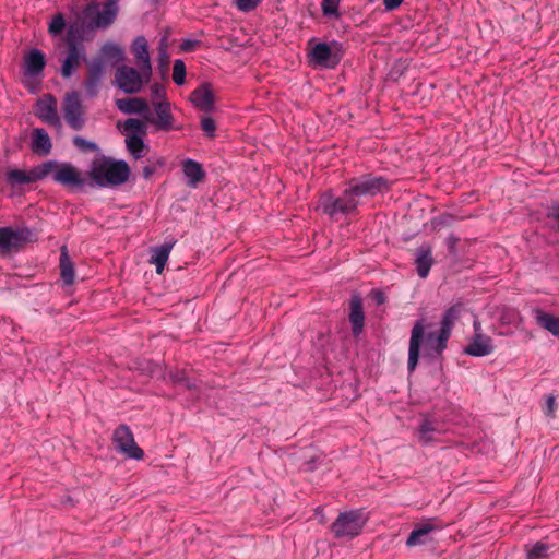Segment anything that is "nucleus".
<instances>
[{
  "label": "nucleus",
  "instance_id": "obj_1",
  "mask_svg": "<svg viewBox=\"0 0 559 559\" xmlns=\"http://www.w3.org/2000/svg\"><path fill=\"white\" fill-rule=\"evenodd\" d=\"M386 188V180L382 177L366 176L352 179L342 195L322 194L319 206L324 214L331 217L338 214L347 215L353 213L365 198L373 197Z\"/></svg>",
  "mask_w": 559,
  "mask_h": 559
},
{
  "label": "nucleus",
  "instance_id": "obj_2",
  "mask_svg": "<svg viewBox=\"0 0 559 559\" xmlns=\"http://www.w3.org/2000/svg\"><path fill=\"white\" fill-rule=\"evenodd\" d=\"M430 328L425 320H417L412 329L409 347H408V361L407 369L413 372L419 360L420 348L424 347L426 356L431 358L439 357L447 348L449 336H443L442 332L429 331L426 334V330Z\"/></svg>",
  "mask_w": 559,
  "mask_h": 559
},
{
  "label": "nucleus",
  "instance_id": "obj_3",
  "mask_svg": "<svg viewBox=\"0 0 559 559\" xmlns=\"http://www.w3.org/2000/svg\"><path fill=\"white\" fill-rule=\"evenodd\" d=\"M130 176V168L124 160L103 159L94 163L91 177L99 187H114L124 183Z\"/></svg>",
  "mask_w": 559,
  "mask_h": 559
},
{
  "label": "nucleus",
  "instance_id": "obj_4",
  "mask_svg": "<svg viewBox=\"0 0 559 559\" xmlns=\"http://www.w3.org/2000/svg\"><path fill=\"white\" fill-rule=\"evenodd\" d=\"M118 4L107 0L102 7L92 2L84 9L83 15L90 28H107L117 17Z\"/></svg>",
  "mask_w": 559,
  "mask_h": 559
},
{
  "label": "nucleus",
  "instance_id": "obj_5",
  "mask_svg": "<svg viewBox=\"0 0 559 559\" xmlns=\"http://www.w3.org/2000/svg\"><path fill=\"white\" fill-rule=\"evenodd\" d=\"M367 515L362 510H350L341 513L332 524V532L336 537L353 538L360 534L367 523Z\"/></svg>",
  "mask_w": 559,
  "mask_h": 559
},
{
  "label": "nucleus",
  "instance_id": "obj_6",
  "mask_svg": "<svg viewBox=\"0 0 559 559\" xmlns=\"http://www.w3.org/2000/svg\"><path fill=\"white\" fill-rule=\"evenodd\" d=\"M338 44L317 43L310 49L308 57L310 63L326 69H334L341 61Z\"/></svg>",
  "mask_w": 559,
  "mask_h": 559
},
{
  "label": "nucleus",
  "instance_id": "obj_7",
  "mask_svg": "<svg viewBox=\"0 0 559 559\" xmlns=\"http://www.w3.org/2000/svg\"><path fill=\"white\" fill-rule=\"evenodd\" d=\"M151 78H146L142 70L132 67L120 66L116 70V84L124 93L134 94L141 91L142 86Z\"/></svg>",
  "mask_w": 559,
  "mask_h": 559
},
{
  "label": "nucleus",
  "instance_id": "obj_8",
  "mask_svg": "<svg viewBox=\"0 0 559 559\" xmlns=\"http://www.w3.org/2000/svg\"><path fill=\"white\" fill-rule=\"evenodd\" d=\"M62 114L68 126L81 130L85 124L84 111L78 92L67 93L62 103Z\"/></svg>",
  "mask_w": 559,
  "mask_h": 559
},
{
  "label": "nucleus",
  "instance_id": "obj_9",
  "mask_svg": "<svg viewBox=\"0 0 559 559\" xmlns=\"http://www.w3.org/2000/svg\"><path fill=\"white\" fill-rule=\"evenodd\" d=\"M114 443L119 452L130 459L141 460L144 455L143 450L136 445L131 429L126 425L114 431Z\"/></svg>",
  "mask_w": 559,
  "mask_h": 559
},
{
  "label": "nucleus",
  "instance_id": "obj_10",
  "mask_svg": "<svg viewBox=\"0 0 559 559\" xmlns=\"http://www.w3.org/2000/svg\"><path fill=\"white\" fill-rule=\"evenodd\" d=\"M32 231L28 228L0 227V250L8 252L17 249L31 240Z\"/></svg>",
  "mask_w": 559,
  "mask_h": 559
},
{
  "label": "nucleus",
  "instance_id": "obj_11",
  "mask_svg": "<svg viewBox=\"0 0 559 559\" xmlns=\"http://www.w3.org/2000/svg\"><path fill=\"white\" fill-rule=\"evenodd\" d=\"M82 60H85V47L82 43L68 40V53L62 61L61 75L70 78L80 67Z\"/></svg>",
  "mask_w": 559,
  "mask_h": 559
},
{
  "label": "nucleus",
  "instance_id": "obj_12",
  "mask_svg": "<svg viewBox=\"0 0 559 559\" xmlns=\"http://www.w3.org/2000/svg\"><path fill=\"white\" fill-rule=\"evenodd\" d=\"M35 115L45 123L61 128V120L58 116L57 100L51 95H45L35 106Z\"/></svg>",
  "mask_w": 559,
  "mask_h": 559
},
{
  "label": "nucleus",
  "instance_id": "obj_13",
  "mask_svg": "<svg viewBox=\"0 0 559 559\" xmlns=\"http://www.w3.org/2000/svg\"><path fill=\"white\" fill-rule=\"evenodd\" d=\"M53 180L67 188H81L85 180L82 174L71 164H61L53 174Z\"/></svg>",
  "mask_w": 559,
  "mask_h": 559
},
{
  "label": "nucleus",
  "instance_id": "obj_14",
  "mask_svg": "<svg viewBox=\"0 0 559 559\" xmlns=\"http://www.w3.org/2000/svg\"><path fill=\"white\" fill-rule=\"evenodd\" d=\"M105 73L104 61L95 58L88 63L87 78L84 82L86 94L94 97L98 94V88Z\"/></svg>",
  "mask_w": 559,
  "mask_h": 559
},
{
  "label": "nucleus",
  "instance_id": "obj_15",
  "mask_svg": "<svg viewBox=\"0 0 559 559\" xmlns=\"http://www.w3.org/2000/svg\"><path fill=\"white\" fill-rule=\"evenodd\" d=\"M131 51L135 58L136 64L143 71L146 78L152 76V64L148 53L147 40L144 36H138L131 46Z\"/></svg>",
  "mask_w": 559,
  "mask_h": 559
},
{
  "label": "nucleus",
  "instance_id": "obj_16",
  "mask_svg": "<svg viewBox=\"0 0 559 559\" xmlns=\"http://www.w3.org/2000/svg\"><path fill=\"white\" fill-rule=\"evenodd\" d=\"M493 350V341L486 334L473 335L464 348V353L473 357H485L492 354Z\"/></svg>",
  "mask_w": 559,
  "mask_h": 559
},
{
  "label": "nucleus",
  "instance_id": "obj_17",
  "mask_svg": "<svg viewBox=\"0 0 559 559\" xmlns=\"http://www.w3.org/2000/svg\"><path fill=\"white\" fill-rule=\"evenodd\" d=\"M432 263V247L429 243L419 246L415 253V264L419 277L426 278L428 276Z\"/></svg>",
  "mask_w": 559,
  "mask_h": 559
},
{
  "label": "nucleus",
  "instance_id": "obj_18",
  "mask_svg": "<svg viewBox=\"0 0 559 559\" xmlns=\"http://www.w3.org/2000/svg\"><path fill=\"white\" fill-rule=\"evenodd\" d=\"M156 119L154 124L158 130L168 131L173 128V115L170 112V103L168 100L154 102Z\"/></svg>",
  "mask_w": 559,
  "mask_h": 559
},
{
  "label": "nucleus",
  "instance_id": "obj_19",
  "mask_svg": "<svg viewBox=\"0 0 559 559\" xmlns=\"http://www.w3.org/2000/svg\"><path fill=\"white\" fill-rule=\"evenodd\" d=\"M116 105L124 114L142 115L145 118L151 114L147 103L142 98L117 99Z\"/></svg>",
  "mask_w": 559,
  "mask_h": 559
},
{
  "label": "nucleus",
  "instance_id": "obj_20",
  "mask_svg": "<svg viewBox=\"0 0 559 559\" xmlns=\"http://www.w3.org/2000/svg\"><path fill=\"white\" fill-rule=\"evenodd\" d=\"M190 100L195 107L207 112L213 109L214 95L209 85H202L192 92Z\"/></svg>",
  "mask_w": 559,
  "mask_h": 559
},
{
  "label": "nucleus",
  "instance_id": "obj_21",
  "mask_svg": "<svg viewBox=\"0 0 559 559\" xmlns=\"http://www.w3.org/2000/svg\"><path fill=\"white\" fill-rule=\"evenodd\" d=\"M436 530H438V527L433 525L431 522L418 524L407 537L406 545L408 547H414L417 545L426 544L429 540L430 533Z\"/></svg>",
  "mask_w": 559,
  "mask_h": 559
},
{
  "label": "nucleus",
  "instance_id": "obj_22",
  "mask_svg": "<svg viewBox=\"0 0 559 559\" xmlns=\"http://www.w3.org/2000/svg\"><path fill=\"white\" fill-rule=\"evenodd\" d=\"M32 150L39 155L50 153L52 144L48 133L41 128H35L32 132Z\"/></svg>",
  "mask_w": 559,
  "mask_h": 559
},
{
  "label": "nucleus",
  "instance_id": "obj_23",
  "mask_svg": "<svg viewBox=\"0 0 559 559\" xmlns=\"http://www.w3.org/2000/svg\"><path fill=\"white\" fill-rule=\"evenodd\" d=\"M182 171L188 180V185L192 188H195L205 176L202 165L190 158L182 163Z\"/></svg>",
  "mask_w": 559,
  "mask_h": 559
},
{
  "label": "nucleus",
  "instance_id": "obj_24",
  "mask_svg": "<svg viewBox=\"0 0 559 559\" xmlns=\"http://www.w3.org/2000/svg\"><path fill=\"white\" fill-rule=\"evenodd\" d=\"M349 321L353 326V333L358 335L361 333L365 323V314L362 309V301L359 297H353L350 300Z\"/></svg>",
  "mask_w": 559,
  "mask_h": 559
},
{
  "label": "nucleus",
  "instance_id": "obj_25",
  "mask_svg": "<svg viewBox=\"0 0 559 559\" xmlns=\"http://www.w3.org/2000/svg\"><path fill=\"white\" fill-rule=\"evenodd\" d=\"M45 64L44 53L38 49H33L25 58V74L29 76L38 75L43 72Z\"/></svg>",
  "mask_w": 559,
  "mask_h": 559
},
{
  "label": "nucleus",
  "instance_id": "obj_26",
  "mask_svg": "<svg viewBox=\"0 0 559 559\" xmlns=\"http://www.w3.org/2000/svg\"><path fill=\"white\" fill-rule=\"evenodd\" d=\"M534 318L539 326L559 338V318L540 309L534 311Z\"/></svg>",
  "mask_w": 559,
  "mask_h": 559
},
{
  "label": "nucleus",
  "instance_id": "obj_27",
  "mask_svg": "<svg viewBox=\"0 0 559 559\" xmlns=\"http://www.w3.org/2000/svg\"><path fill=\"white\" fill-rule=\"evenodd\" d=\"M461 305H454L447 309L441 319L439 329V331L442 332L443 336H451L452 329L461 316Z\"/></svg>",
  "mask_w": 559,
  "mask_h": 559
},
{
  "label": "nucleus",
  "instance_id": "obj_28",
  "mask_svg": "<svg viewBox=\"0 0 559 559\" xmlns=\"http://www.w3.org/2000/svg\"><path fill=\"white\" fill-rule=\"evenodd\" d=\"M126 145L130 155L135 159L143 157L148 151V146L144 143L143 136L128 135L126 138Z\"/></svg>",
  "mask_w": 559,
  "mask_h": 559
},
{
  "label": "nucleus",
  "instance_id": "obj_29",
  "mask_svg": "<svg viewBox=\"0 0 559 559\" xmlns=\"http://www.w3.org/2000/svg\"><path fill=\"white\" fill-rule=\"evenodd\" d=\"M173 245H162L153 249L151 262L155 264L156 272L160 274L166 265Z\"/></svg>",
  "mask_w": 559,
  "mask_h": 559
},
{
  "label": "nucleus",
  "instance_id": "obj_30",
  "mask_svg": "<svg viewBox=\"0 0 559 559\" xmlns=\"http://www.w3.org/2000/svg\"><path fill=\"white\" fill-rule=\"evenodd\" d=\"M100 55L102 57L99 58L103 61L106 59L114 62H120L124 59L123 49L114 43H106L100 49Z\"/></svg>",
  "mask_w": 559,
  "mask_h": 559
},
{
  "label": "nucleus",
  "instance_id": "obj_31",
  "mask_svg": "<svg viewBox=\"0 0 559 559\" xmlns=\"http://www.w3.org/2000/svg\"><path fill=\"white\" fill-rule=\"evenodd\" d=\"M60 270H61V278L66 285L73 284L74 281V270L73 265L69 260L66 248H62L61 257H60Z\"/></svg>",
  "mask_w": 559,
  "mask_h": 559
},
{
  "label": "nucleus",
  "instance_id": "obj_32",
  "mask_svg": "<svg viewBox=\"0 0 559 559\" xmlns=\"http://www.w3.org/2000/svg\"><path fill=\"white\" fill-rule=\"evenodd\" d=\"M126 138L128 135L144 136L146 134V126L139 119L129 118L122 124Z\"/></svg>",
  "mask_w": 559,
  "mask_h": 559
},
{
  "label": "nucleus",
  "instance_id": "obj_33",
  "mask_svg": "<svg viewBox=\"0 0 559 559\" xmlns=\"http://www.w3.org/2000/svg\"><path fill=\"white\" fill-rule=\"evenodd\" d=\"M340 2L341 0H322L321 1V10L324 16L330 19H338L340 17Z\"/></svg>",
  "mask_w": 559,
  "mask_h": 559
},
{
  "label": "nucleus",
  "instance_id": "obj_34",
  "mask_svg": "<svg viewBox=\"0 0 559 559\" xmlns=\"http://www.w3.org/2000/svg\"><path fill=\"white\" fill-rule=\"evenodd\" d=\"M55 167H56V163L52 160L45 162L41 165H38L37 167H35L34 169L31 170L33 180L37 181V180L45 178L46 176H48L51 173V170Z\"/></svg>",
  "mask_w": 559,
  "mask_h": 559
},
{
  "label": "nucleus",
  "instance_id": "obj_35",
  "mask_svg": "<svg viewBox=\"0 0 559 559\" xmlns=\"http://www.w3.org/2000/svg\"><path fill=\"white\" fill-rule=\"evenodd\" d=\"M32 173H26L20 169H12L8 173V179L14 183L23 185L34 182Z\"/></svg>",
  "mask_w": 559,
  "mask_h": 559
},
{
  "label": "nucleus",
  "instance_id": "obj_36",
  "mask_svg": "<svg viewBox=\"0 0 559 559\" xmlns=\"http://www.w3.org/2000/svg\"><path fill=\"white\" fill-rule=\"evenodd\" d=\"M173 80L177 85H182L186 80V66L181 59H176L173 67Z\"/></svg>",
  "mask_w": 559,
  "mask_h": 559
},
{
  "label": "nucleus",
  "instance_id": "obj_37",
  "mask_svg": "<svg viewBox=\"0 0 559 559\" xmlns=\"http://www.w3.org/2000/svg\"><path fill=\"white\" fill-rule=\"evenodd\" d=\"M64 26H66L64 17L61 13H58L51 19V21L49 23L48 31L51 35L56 36V35H59L62 33V31L64 29Z\"/></svg>",
  "mask_w": 559,
  "mask_h": 559
},
{
  "label": "nucleus",
  "instance_id": "obj_38",
  "mask_svg": "<svg viewBox=\"0 0 559 559\" xmlns=\"http://www.w3.org/2000/svg\"><path fill=\"white\" fill-rule=\"evenodd\" d=\"M548 546L543 543H537L528 551L527 559H547Z\"/></svg>",
  "mask_w": 559,
  "mask_h": 559
},
{
  "label": "nucleus",
  "instance_id": "obj_39",
  "mask_svg": "<svg viewBox=\"0 0 559 559\" xmlns=\"http://www.w3.org/2000/svg\"><path fill=\"white\" fill-rule=\"evenodd\" d=\"M73 143L79 150L83 152H93L97 150V145L94 142L87 141L79 135L73 138Z\"/></svg>",
  "mask_w": 559,
  "mask_h": 559
},
{
  "label": "nucleus",
  "instance_id": "obj_40",
  "mask_svg": "<svg viewBox=\"0 0 559 559\" xmlns=\"http://www.w3.org/2000/svg\"><path fill=\"white\" fill-rule=\"evenodd\" d=\"M201 128L206 136L214 138L216 124H215V121L211 117H209V116L202 117Z\"/></svg>",
  "mask_w": 559,
  "mask_h": 559
},
{
  "label": "nucleus",
  "instance_id": "obj_41",
  "mask_svg": "<svg viewBox=\"0 0 559 559\" xmlns=\"http://www.w3.org/2000/svg\"><path fill=\"white\" fill-rule=\"evenodd\" d=\"M262 0H236L235 4L237 9L241 12H250L253 11Z\"/></svg>",
  "mask_w": 559,
  "mask_h": 559
},
{
  "label": "nucleus",
  "instance_id": "obj_42",
  "mask_svg": "<svg viewBox=\"0 0 559 559\" xmlns=\"http://www.w3.org/2000/svg\"><path fill=\"white\" fill-rule=\"evenodd\" d=\"M169 377H170V379L175 383H181L185 386H187L188 389L194 388V385L188 379L186 371H183V370L182 371L170 372Z\"/></svg>",
  "mask_w": 559,
  "mask_h": 559
},
{
  "label": "nucleus",
  "instance_id": "obj_43",
  "mask_svg": "<svg viewBox=\"0 0 559 559\" xmlns=\"http://www.w3.org/2000/svg\"><path fill=\"white\" fill-rule=\"evenodd\" d=\"M152 96L155 99V102L166 100L165 99V88L160 84H153L151 87Z\"/></svg>",
  "mask_w": 559,
  "mask_h": 559
},
{
  "label": "nucleus",
  "instance_id": "obj_44",
  "mask_svg": "<svg viewBox=\"0 0 559 559\" xmlns=\"http://www.w3.org/2000/svg\"><path fill=\"white\" fill-rule=\"evenodd\" d=\"M547 217L556 223V228L559 230V205H555L549 209Z\"/></svg>",
  "mask_w": 559,
  "mask_h": 559
},
{
  "label": "nucleus",
  "instance_id": "obj_45",
  "mask_svg": "<svg viewBox=\"0 0 559 559\" xmlns=\"http://www.w3.org/2000/svg\"><path fill=\"white\" fill-rule=\"evenodd\" d=\"M198 44H199L198 40L186 39L181 43L180 49L182 51L189 52V51H192Z\"/></svg>",
  "mask_w": 559,
  "mask_h": 559
},
{
  "label": "nucleus",
  "instance_id": "obj_46",
  "mask_svg": "<svg viewBox=\"0 0 559 559\" xmlns=\"http://www.w3.org/2000/svg\"><path fill=\"white\" fill-rule=\"evenodd\" d=\"M555 408H556V400L554 396H548L547 401H546V408H545V414L550 416L554 414L555 412Z\"/></svg>",
  "mask_w": 559,
  "mask_h": 559
},
{
  "label": "nucleus",
  "instance_id": "obj_47",
  "mask_svg": "<svg viewBox=\"0 0 559 559\" xmlns=\"http://www.w3.org/2000/svg\"><path fill=\"white\" fill-rule=\"evenodd\" d=\"M403 0H383L386 11H393L402 4Z\"/></svg>",
  "mask_w": 559,
  "mask_h": 559
},
{
  "label": "nucleus",
  "instance_id": "obj_48",
  "mask_svg": "<svg viewBox=\"0 0 559 559\" xmlns=\"http://www.w3.org/2000/svg\"><path fill=\"white\" fill-rule=\"evenodd\" d=\"M167 51H166V38L164 37L162 40H160V46H159V60L162 62H166L167 61Z\"/></svg>",
  "mask_w": 559,
  "mask_h": 559
},
{
  "label": "nucleus",
  "instance_id": "obj_49",
  "mask_svg": "<svg viewBox=\"0 0 559 559\" xmlns=\"http://www.w3.org/2000/svg\"><path fill=\"white\" fill-rule=\"evenodd\" d=\"M431 430H432V428L430 427V424H429V423H427V421H425V423L420 426V430H419V432H420V437H421L423 439H427V440H428L427 433H428L429 431H431Z\"/></svg>",
  "mask_w": 559,
  "mask_h": 559
},
{
  "label": "nucleus",
  "instance_id": "obj_50",
  "mask_svg": "<svg viewBox=\"0 0 559 559\" xmlns=\"http://www.w3.org/2000/svg\"><path fill=\"white\" fill-rule=\"evenodd\" d=\"M473 328H474V335L484 334L483 331H481V324H480V322L478 320L474 321Z\"/></svg>",
  "mask_w": 559,
  "mask_h": 559
},
{
  "label": "nucleus",
  "instance_id": "obj_51",
  "mask_svg": "<svg viewBox=\"0 0 559 559\" xmlns=\"http://www.w3.org/2000/svg\"><path fill=\"white\" fill-rule=\"evenodd\" d=\"M456 241H457V239L453 236H450L447 238V242L450 248H454V246L456 245Z\"/></svg>",
  "mask_w": 559,
  "mask_h": 559
}]
</instances>
